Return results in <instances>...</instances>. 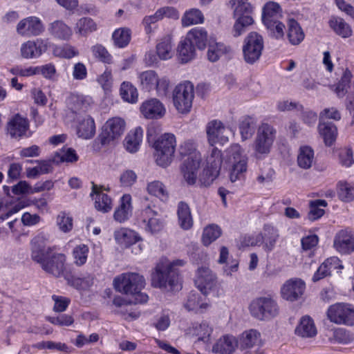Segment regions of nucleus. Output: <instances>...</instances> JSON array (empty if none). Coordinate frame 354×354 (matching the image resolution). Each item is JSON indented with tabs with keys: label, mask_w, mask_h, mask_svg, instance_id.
<instances>
[{
	"label": "nucleus",
	"mask_w": 354,
	"mask_h": 354,
	"mask_svg": "<svg viewBox=\"0 0 354 354\" xmlns=\"http://www.w3.org/2000/svg\"><path fill=\"white\" fill-rule=\"evenodd\" d=\"M48 237L39 234L31 241L32 259L38 263L48 274L55 277L64 275L66 257L62 253L53 252V248L47 246Z\"/></svg>",
	"instance_id": "nucleus-1"
},
{
	"label": "nucleus",
	"mask_w": 354,
	"mask_h": 354,
	"mask_svg": "<svg viewBox=\"0 0 354 354\" xmlns=\"http://www.w3.org/2000/svg\"><path fill=\"white\" fill-rule=\"evenodd\" d=\"M183 260L173 261L161 259L156 263L151 275V285L165 291L178 290L181 288L180 271L176 268L184 266Z\"/></svg>",
	"instance_id": "nucleus-2"
},
{
	"label": "nucleus",
	"mask_w": 354,
	"mask_h": 354,
	"mask_svg": "<svg viewBox=\"0 0 354 354\" xmlns=\"http://www.w3.org/2000/svg\"><path fill=\"white\" fill-rule=\"evenodd\" d=\"M145 280L143 276L136 272L122 273L113 280L115 289L122 294L133 297L130 303L142 304L148 300V296L141 292L145 287Z\"/></svg>",
	"instance_id": "nucleus-3"
},
{
	"label": "nucleus",
	"mask_w": 354,
	"mask_h": 354,
	"mask_svg": "<svg viewBox=\"0 0 354 354\" xmlns=\"http://www.w3.org/2000/svg\"><path fill=\"white\" fill-rule=\"evenodd\" d=\"M277 137L276 129L268 123H261L257 131L252 144L253 156L257 160H263L271 152Z\"/></svg>",
	"instance_id": "nucleus-4"
},
{
	"label": "nucleus",
	"mask_w": 354,
	"mask_h": 354,
	"mask_svg": "<svg viewBox=\"0 0 354 354\" xmlns=\"http://www.w3.org/2000/svg\"><path fill=\"white\" fill-rule=\"evenodd\" d=\"M229 162L231 165L229 178L232 183L245 179L248 170V157L238 144L233 145L228 149Z\"/></svg>",
	"instance_id": "nucleus-5"
},
{
	"label": "nucleus",
	"mask_w": 354,
	"mask_h": 354,
	"mask_svg": "<svg viewBox=\"0 0 354 354\" xmlns=\"http://www.w3.org/2000/svg\"><path fill=\"white\" fill-rule=\"evenodd\" d=\"M176 138L174 134L165 133L154 143L155 159L161 167L168 166L172 161L176 149Z\"/></svg>",
	"instance_id": "nucleus-6"
},
{
	"label": "nucleus",
	"mask_w": 354,
	"mask_h": 354,
	"mask_svg": "<svg viewBox=\"0 0 354 354\" xmlns=\"http://www.w3.org/2000/svg\"><path fill=\"white\" fill-rule=\"evenodd\" d=\"M126 123L119 117L109 119L102 126L97 140L102 145H115L125 130Z\"/></svg>",
	"instance_id": "nucleus-7"
},
{
	"label": "nucleus",
	"mask_w": 354,
	"mask_h": 354,
	"mask_svg": "<svg viewBox=\"0 0 354 354\" xmlns=\"http://www.w3.org/2000/svg\"><path fill=\"white\" fill-rule=\"evenodd\" d=\"M138 79L140 87L145 92L155 91L158 95H165L169 88V80L166 77H159L153 70L140 73Z\"/></svg>",
	"instance_id": "nucleus-8"
},
{
	"label": "nucleus",
	"mask_w": 354,
	"mask_h": 354,
	"mask_svg": "<svg viewBox=\"0 0 354 354\" xmlns=\"http://www.w3.org/2000/svg\"><path fill=\"white\" fill-rule=\"evenodd\" d=\"M194 98V86L190 82L178 84L173 91L174 105L180 113L191 111Z\"/></svg>",
	"instance_id": "nucleus-9"
},
{
	"label": "nucleus",
	"mask_w": 354,
	"mask_h": 354,
	"mask_svg": "<svg viewBox=\"0 0 354 354\" xmlns=\"http://www.w3.org/2000/svg\"><path fill=\"white\" fill-rule=\"evenodd\" d=\"M251 315L259 320H267L277 316L279 308L277 302L270 297L254 299L250 305Z\"/></svg>",
	"instance_id": "nucleus-10"
},
{
	"label": "nucleus",
	"mask_w": 354,
	"mask_h": 354,
	"mask_svg": "<svg viewBox=\"0 0 354 354\" xmlns=\"http://www.w3.org/2000/svg\"><path fill=\"white\" fill-rule=\"evenodd\" d=\"M263 46L262 36L256 32H250L244 39L242 48L245 62L250 64L257 62L261 56Z\"/></svg>",
	"instance_id": "nucleus-11"
},
{
	"label": "nucleus",
	"mask_w": 354,
	"mask_h": 354,
	"mask_svg": "<svg viewBox=\"0 0 354 354\" xmlns=\"http://www.w3.org/2000/svg\"><path fill=\"white\" fill-rule=\"evenodd\" d=\"M329 320L337 324L354 325V308L349 304H335L327 311Z\"/></svg>",
	"instance_id": "nucleus-12"
},
{
	"label": "nucleus",
	"mask_w": 354,
	"mask_h": 354,
	"mask_svg": "<svg viewBox=\"0 0 354 354\" xmlns=\"http://www.w3.org/2000/svg\"><path fill=\"white\" fill-rule=\"evenodd\" d=\"M138 221L141 227L151 234L159 232L164 227L163 220L158 212L149 205L141 211Z\"/></svg>",
	"instance_id": "nucleus-13"
},
{
	"label": "nucleus",
	"mask_w": 354,
	"mask_h": 354,
	"mask_svg": "<svg viewBox=\"0 0 354 354\" xmlns=\"http://www.w3.org/2000/svg\"><path fill=\"white\" fill-rule=\"evenodd\" d=\"M45 30L42 21L37 17L30 16L19 21L16 26L18 35L25 37H37Z\"/></svg>",
	"instance_id": "nucleus-14"
},
{
	"label": "nucleus",
	"mask_w": 354,
	"mask_h": 354,
	"mask_svg": "<svg viewBox=\"0 0 354 354\" xmlns=\"http://www.w3.org/2000/svg\"><path fill=\"white\" fill-rule=\"evenodd\" d=\"M51 47V42L48 38H37L29 40L21 46V55L25 59L39 58Z\"/></svg>",
	"instance_id": "nucleus-15"
},
{
	"label": "nucleus",
	"mask_w": 354,
	"mask_h": 354,
	"mask_svg": "<svg viewBox=\"0 0 354 354\" xmlns=\"http://www.w3.org/2000/svg\"><path fill=\"white\" fill-rule=\"evenodd\" d=\"M195 284L198 290L206 295L216 288L217 278L209 268L202 266L196 271Z\"/></svg>",
	"instance_id": "nucleus-16"
},
{
	"label": "nucleus",
	"mask_w": 354,
	"mask_h": 354,
	"mask_svg": "<svg viewBox=\"0 0 354 354\" xmlns=\"http://www.w3.org/2000/svg\"><path fill=\"white\" fill-rule=\"evenodd\" d=\"M306 284L300 279L294 278L286 281L281 288V297L290 301L299 299L304 294Z\"/></svg>",
	"instance_id": "nucleus-17"
},
{
	"label": "nucleus",
	"mask_w": 354,
	"mask_h": 354,
	"mask_svg": "<svg viewBox=\"0 0 354 354\" xmlns=\"http://www.w3.org/2000/svg\"><path fill=\"white\" fill-rule=\"evenodd\" d=\"M206 131L208 141L212 146L216 143L224 144L228 141L229 129L225 128L221 121L209 122L207 125Z\"/></svg>",
	"instance_id": "nucleus-18"
},
{
	"label": "nucleus",
	"mask_w": 354,
	"mask_h": 354,
	"mask_svg": "<svg viewBox=\"0 0 354 354\" xmlns=\"http://www.w3.org/2000/svg\"><path fill=\"white\" fill-rule=\"evenodd\" d=\"M140 112L147 119H159L162 118L166 112L163 104L156 98L145 100L140 106Z\"/></svg>",
	"instance_id": "nucleus-19"
},
{
	"label": "nucleus",
	"mask_w": 354,
	"mask_h": 354,
	"mask_svg": "<svg viewBox=\"0 0 354 354\" xmlns=\"http://www.w3.org/2000/svg\"><path fill=\"white\" fill-rule=\"evenodd\" d=\"M239 346L238 339L232 335H224L212 346V351L215 354H233Z\"/></svg>",
	"instance_id": "nucleus-20"
},
{
	"label": "nucleus",
	"mask_w": 354,
	"mask_h": 354,
	"mask_svg": "<svg viewBox=\"0 0 354 354\" xmlns=\"http://www.w3.org/2000/svg\"><path fill=\"white\" fill-rule=\"evenodd\" d=\"M28 129V120L19 113L13 115L7 124L8 133L15 138L26 136Z\"/></svg>",
	"instance_id": "nucleus-21"
},
{
	"label": "nucleus",
	"mask_w": 354,
	"mask_h": 354,
	"mask_svg": "<svg viewBox=\"0 0 354 354\" xmlns=\"http://www.w3.org/2000/svg\"><path fill=\"white\" fill-rule=\"evenodd\" d=\"M335 248L342 254L354 251V234L348 230H340L334 239Z\"/></svg>",
	"instance_id": "nucleus-22"
},
{
	"label": "nucleus",
	"mask_w": 354,
	"mask_h": 354,
	"mask_svg": "<svg viewBox=\"0 0 354 354\" xmlns=\"http://www.w3.org/2000/svg\"><path fill=\"white\" fill-rule=\"evenodd\" d=\"M102 186H98L92 183V192L91 196L95 195V207L97 211L102 213H106L111 210L113 207L111 198L106 194L100 193Z\"/></svg>",
	"instance_id": "nucleus-23"
},
{
	"label": "nucleus",
	"mask_w": 354,
	"mask_h": 354,
	"mask_svg": "<svg viewBox=\"0 0 354 354\" xmlns=\"http://www.w3.org/2000/svg\"><path fill=\"white\" fill-rule=\"evenodd\" d=\"M48 31L54 38L63 41L69 40L73 35L72 29L61 20L49 24Z\"/></svg>",
	"instance_id": "nucleus-24"
},
{
	"label": "nucleus",
	"mask_w": 354,
	"mask_h": 354,
	"mask_svg": "<svg viewBox=\"0 0 354 354\" xmlns=\"http://www.w3.org/2000/svg\"><path fill=\"white\" fill-rule=\"evenodd\" d=\"M132 213L131 196L129 194H124L120 201V205L115 210L114 219L122 223L127 221Z\"/></svg>",
	"instance_id": "nucleus-25"
},
{
	"label": "nucleus",
	"mask_w": 354,
	"mask_h": 354,
	"mask_svg": "<svg viewBox=\"0 0 354 354\" xmlns=\"http://www.w3.org/2000/svg\"><path fill=\"white\" fill-rule=\"evenodd\" d=\"M143 131L141 127H137L131 131L126 136L123 144L124 148L129 153L136 152L142 140Z\"/></svg>",
	"instance_id": "nucleus-26"
},
{
	"label": "nucleus",
	"mask_w": 354,
	"mask_h": 354,
	"mask_svg": "<svg viewBox=\"0 0 354 354\" xmlns=\"http://www.w3.org/2000/svg\"><path fill=\"white\" fill-rule=\"evenodd\" d=\"M178 151L182 157H187L184 161L201 162V155L200 152L197 151L195 142L192 140H187L181 144L179 147Z\"/></svg>",
	"instance_id": "nucleus-27"
},
{
	"label": "nucleus",
	"mask_w": 354,
	"mask_h": 354,
	"mask_svg": "<svg viewBox=\"0 0 354 354\" xmlns=\"http://www.w3.org/2000/svg\"><path fill=\"white\" fill-rule=\"evenodd\" d=\"M212 332L213 328L206 321L196 323L189 328V333L193 336L196 337L198 341H201L205 343L209 342Z\"/></svg>",
	"instance_id": "nucleus-28"
},
{
	"label": "nucleus",
	"mask_w": 354,
	"mask_h": 354,
	"mask_svg": "<svg viewBox=\"0 0 354 354\" xmlns=\"http://www.w3.org/2000/svg\"><path fill=\"white\" fill-rule=\"evenodd\" d=\"M281 17L280 6L272 1L267 3L263 8L262 21L264 25H272V21H278Z\"/></svg>",
	"instance_id": "nucleus-29"
},
{
	"label": "nucleus",
	"mask_w": 354,
	"mask_h": 354,
	"mask_svg": "<svg viewBox=\"0 0 354 354\" xmlns=\"http://www.w3.org/2000/svg\"><path fill=\"white\" fill-rule=\"evenodd\" d=\"M177 215L178 225L182 229L187 230L192 228L193 226V218L190 208L186 203L181 201L178 203Z\"/></svg>",
	"instance_id": "nucleus-30"
},
{
	"label": "nucleus",
	"mask_w": 354,
	"mask_h": 354,
	"mask_svg": "<svg viewBox=\"0 0 354 354\" xmlns=\"http://www.w3.org/2000/svg\"><path fill=\"white\" fill-rule=\"evenodd\" d=\"M77 133L83 139H91L95 133L94 120L89 115L85 116L79 121L77 127Z\"/></svg>",
	"instance_id": "nucleus-31"
},
{
	"label": "nucleus",
	"mask_w": 354,
	"mask_h": 354,
	"mask_svg": "<svg viewBox=\"0 0 354 354\" xmlns=\"http://www.w3.org/2000/svg\"><path fill=\"white\" fill-rule=\"evenodd\" d=\"M318 129L325 145L328 147L333 145L337 136V127L332 122H319Z\"/></svg>",
	"instance_id": "nucleus-32"
},
{
	"label": "nucleus",
	"mask_w": 354,
	"mask_h": 354,
	"mask_svg": "<svg viewBox=\"0 0 354 354\" xmlns=\"http://www.w3.org/2000/svg\"><path fill=\"white\" fill-rule=\"evenodd\" d=\"M295 333L301 337H313L317 334V328L313 320L309 316L301 318L295 328Z\"/></svg>",
	"instance_id": "nucleus-33"
},
{
	"label": "nucleus",
	"mask_w": 354,
	"mask_h": 354,
	"mask_svg": "<svg viewBox=\"0 0 354 354\" xmlns=\"http://www.w3.org/2000/svg\"><path fill=\"white\" fill-rule=\"evenodd\" d=\"M287 36L292 45H298L304 39L305 35L301 27L294 19H289L288 21Z\"/></svg>",
	"instance_id": "nucleus-34"
},
{
	"label": "nucleus",
	"mask_w": 354,
	"mask_h": 354,
	"mask_svg": "<svg viewBox=\"0 0 354 354\" xmlns=\"http://www.w3.org/2000/svg\"><path fill=\"white\" fill-rule=\"evenodd\" d=\"M177 53L181 63H187L195 57L196 50L194 45L185 38L179 43Z\"/></svg>",
	"instance_id": "nucleus-35"
},
{
	"label": "nucleus",
	"mask_w": 354,
	"mask_h": 354,
	"mask_svg": "<svg viewBox=\"0 0 354 354\" xmlns=\"http://www.w3.org/2000/svg\"><path fill=\"white\" fill-rule=\"evenodd\" d=\"M238 340L241 349L251 348L260 342L261 334L257 330L250 329L244 331Z\"/></svg>",
	"instance_id": "nucleus-36"
},
{
	"label": "nucleus",
	"mask_w": 354,
	"mask_h": 354,
	"mask_svg": "<svg viewBox=\"0 0 354 354\" xmlns=\"http://www.w3.org/2000/svg\"><path fill=\"white\" fill-rule=\"evenodd\" d=\"M256 124L257 120L253 117L246 115L241 118L239 128L243 141L252 138L255 131Z\"/></svg>",
	"instance_id": "nucleus-37"
},
{
	"label": "nucleus",
	"mask_w": 354,
	"mask_h": 354,
	"mask_svg": "<svg viewBox=\"0 0 354 354\" xmlns=\"http://www.w3.org/2000/svg\"><path fill=\"white\" fill-rule=\"evenodd\" d=\"M315 161L313 149L308 146H302L299 148L297 156V165L304 169L310 168Z\"/></svg>",
	"instance_id": "nucleus-38"
},
{
	"label": "nucleus",
	"mask_w": 354,
	"mask_h": 354,
	"mask_svg": "<svg viewBox=\"0 0 354 354\" xmlns=\"http://www.w3.org/2000/svg\"><path fill=\"white\" fill-rule=\"evenodd\" d=\"M185 38L198 49H203L206 46L207 33L202 28H195L188 32Z\"/></svg>",
	"instance_id": "nucleus-39"
},
{
	"label": "nucleus",
	"mask_w": 354,
	"mask_h": 354,
	"mask_svg": "<svg viewBox=\"0 0 354 354\" xmlns=\"http://www.w3.org/2000/svg\"><path fill=\"white\" fill-rule=\"evenodd\" d=\"M156 53L160 59L167 60L174 55L171 37L167 35L162 38L156 45Z\"/></svg>",
	"instance_id": "nucleus-40"
},
{
	"label": "nucleus",
	"mask_w": 354,
	"mask_h": 354,
	"mask_svg": "<svg viewBox=\"0 0 354 354\" xmlns=\"http://www.w3.org/2000/svg\"><path fill=\"white\" fill-rule=\"evenodd\" d=\"M261 234H263L264 247L267 250L271 251L279 236L277 229L271 225L266 224Z\"/></svg>",
	"instance_id": "nucleus-41"
},
{
	"label": "nucleus",
	"mask_w": 354,
	"mask_h": 354,
	"mask_svg": "<svg viewBox=\"0 0 354 354\" xmlns=\"http://www.w3.org/2000/svg\"><path fill=\"white\" fill-rule=\"evenodd\" d=\"M329 26L337 35L343 38L349 37L352 35V30L350 26L342 18L331 17L329 20Z\"/></svg>",
	"instance_id": "nucleus-42"
},
{
	"label": "nucleus",
	"mask_w": 354,
	"mask_h": 354,
	"mask_svg": "<svg viewBox=\"0 0 354 354\" xmlns=\"http://www.w3.org/2000/svg\"><path fill=\"white\" fill-rule=\"evenodd\" d=\"M233 10V17L251 16L253 8L249 0H231L230 1Z\"/></svg>",
	"instance_id": "nucleus-43"
},
{
	"label": "nucleus",
	"mask_w": 354,
	"mask_h": 354,
	"mask_svg": "<svg viewBox=\"0 0 354 354\" xmlns=\"http://www.w3.org/2000/svg\"><path fill=\"white\" fill-rule=\"evenodd\" d=\"M230 51V48L223 43L212 42L208 46L207 53V59L215 62Z\"/></svg>",
	"instance_id": "nucleus-44"
},
{
	"label": "nucleus",
	"mask_w": 354,
	"mask_h": 354,
	"mask_svg": "<svg viewBox=\"0 0 354 354\" xmlns=\"http://www.w3.org/2000/svg\"><path fill=\"white\" fill-rule=\"evenodd\" d=\"M204 16L202 12L198 8H191L184 13L181 19V24L183 27L192 25L203 24Z\"/></svg>",
	"instance_id": "nucleus-45"
},
{
	"label": "nucleus",
	"mask_w": 354,
	"mask_h": 354,
	"mask_svg": "<svg viewBox=\"0 0 354 354\" xmlns=\"http://www.w3.org/2000/svg\"><path fill=\"white\" fill-rule=\"evenodd\" d=\"M201 162H191L184 161L182 166V172L185 180L188 185H192L195 184L197 177V171L200 167Z\"/></svg>",
	"instance_id": "nucleus-46"
},
{
	"label": "nucleus",
	"mask_w": 354,
	"mask_h": 354,
	"mask_svg": "<svg viewBox=\"0 0 354 354\" xmlns=\"http://www.w3.org/2000/svg\"><path fill=\"white\" fill-rule=\"evenodd\" d=\"M78 160V156L75 151L72 148H63L55 153L52 158L54 163L61 162H75Z\"/></svg>",
	"instance_id": "nucleus-47"
},
{
	"label": "nucleus",
	"mask_w": 354,
	"mask_h": 354,
	"mask_svg": "<svg viewBox=\"0 0 354 354\" xmlns=\"http://www.w3.org/2000/svg\"><path fill=\"white\" fill-rule=\"evenodd\" d=\"M112 39L115 46L124 48L131 40V30L128 28H118L113 32Z\"/></svg>",
	"instance_id": "nucleus-48"
},
{
	"label": "nucleus",
	"mask_w": 354,
	"mask_h": 354,
	"mask_svg": "<svg viewBox=\"0 0 354 354\" xmlns=\"http://www.w3.org/2000/svg\"><path fill=\"white\" fill-rule=\"evenodd\" d=\"M120 95L122 99L128 102H136L138 93L136 88L129 82H124L120 86Z\"/></svg>",
	"instance_id": "nucleus-49"
},
{
	"label": "nucleus",
	"mask_w": 354,
	"mask_h": 354,
	"mask_svg": "<svg viewBox=\"0 0 354 354\" xmlns=\"http://www.w3.org/2000/svg\"><path fill=\"white\" fill-rule=\"evenodd\" d=\"M51 46L53 55L57 57L71 59L79 55V52L73 46L68 44L57 46L51 43Z\"/></svg>",
	"instance_id": "nucleus-50"
},
{
	"label": "nucleus",
	"mask_w": 354,
	"mask_h": 354,
	"mask_svg": "<svg viewBox=\"0 0 354 354\" xmlns=\"http://www.w3.org/2000/svg\"><path fill=\"white\" fill-rule=\"evenodd\" d=\"M184 306L189 311H198L199 309L205 308L207 304L203 301V298L198 293L192 292L189 293Z\"/></svg>",
	"instance_id": "nucleus-51"
},
{
	"label": "nucleus",
	"mask_w": 354,
	"mask_h": 354,
	"mask_svg": "<svg viewBox=\"0 0 354 354\" xmlns=\"http://www.w3.org/2000/svg\"><path fill=\"white\" fill-rule=\"evenodd\" d=\"M352 77L351 72L346 68L335 88V92L339 97H343L347 93Z\"/></svg>",
	"instance_id": "nucleus-52"
},
{
	"label": "nucleus",
	"mask_w": 354,
	"mask_h": 354,
	"mask_svg": "<svg viewBox=\"0 0 354 354\" xmlns=\"http://www.w3.org/2000/svg\"><path fill=\"white\" fill-rule=\"evenodd\" d=\"M235 23L233 26L232 33L234 37H239L245 32L246 28L254 23L251 16L234 17Z\"/></svg>",
	"instance_id": "nucleus-53"
},
{
	"label": "nucleus",
	"mask_w": 354,
	"mask_h": 354,
	"mask_svg": "<svg viewBox=\"0 0 354 354\" xmlns=\"http://www.w3.org/2000/svg\"><path fill=\"white\" fill-rule=\"evenodd\" d=\"M220 169L207 165L199 177V182L203 186L208 187L217 178Z\"/></svg>",
	"instance_id": "nucleus-54"
},
{
	"label": "nucleus",
	"mask_w": 354,
	"mask_h": 354,
	"mask_svg": "<svg viewBox=\"0 0 354 354\" xmlns=\"http://www.w3.org/2000/svg\"><path fill=\"white\" fill-rule=\"evenodd\" d=\"M327 203L324 200H316L310 203V211L308 218L310 221H315L321 218L324 214V209L320 207H326Z\"/></svg>",
	"instance_id": "nucleus-55"
},
{
	"label": "nucleus",
	"mask_w": 354,
	"mask_h": 354,
	"mask_svg": "<svg viewBox=\"0 0 354 354\" xmlns=\"http://www.w3.org/2000/svg\"><path fill=\"white\" fill-rule=\"evenodd\" d=\"M147 191L150 194L158 197L162 201L167 200L168 192L162 183L155 180L148 184Z\"/></svg>",
	"instance_id": "nucleus-56"
},
{
	"label": "nucleus",
	"mask_w": 354,
	"mask_h": 354,
	"mask_svg": "<svg viewBox=\"0 0 354 354\" xmlns=\"http://www.w3.org/2000/svg\"><path fill=\"white\" fill-rule=\"evenodd\" d=\"M221 234V230L218 225H210L206 227L203 233V242L204 245H208L217 239Z\"/></svg>",
	"instance_id": "nucleus-57"
},
{
	"label": "nucleus",
	"mask_w": 354,
	"mask_h": 354,
	"mask_svg": "<svg viewBox=\"0 0 354 354\" xmlns=\"http://www.w3.org/2000/svg\"><path fill=\"white\" fill-rule=\"evenodd\" d=\"M73 112H86L91 106V99L84 97H73L70 100Z\"/></svg>",
	"instance_id": "nucleus-58"
},
{
	"label": "nucleus",
	"mask_w": 354,
	"mask_h": 354,
	"mask_svg": "<svg viewBox=\"0 0 354 354\" xmlns=\"http://www.w3.org/2000/svg\"><path fill=\"white\" fill-rule=\"evenodd\" d=\"M57 225L60 231L64 233L71 232L73 227V219L66 212H60L56 220Z\"/></svg>",
	"instance_id": "nucleus-59"
},
{
	"label": "nucleus",
	"mask_w": 354,
	"mask_h": 354,
	"mask_svg": "<svg viewBox=\"0 0 354 354\" xmlns=\"http://www.w3.org/2000/svg\"><path fill=\"white\" fill-rule=\"evenodd\" d=\"M88 254V248L86 245H77L73 250V257L75 265L81 266L84 265L87 260Z\"/></svg>",
	"instance_id": "nucleus-60"
},
{
	"label": "nucleus",
	"mask_w": 354,
	"mask_h": 354,
	"mask_svg": "<svg viewBox=\"0 0 354 354\" xmlns=\"http://www.w3.org/2000/svg\"><path fill=\"white\" fill-rule=\"evenodd\" d=\"M338 195L344 202H350L354 199V187L346 182L338 183Z\"/></svg>",
	"instance_id": "nucleus-61"
},
{
	"label": "nucleus",
	"mask_w": 354,
	"mask_h": 354,
	"mask_svg": "<svg viewBox=\"0 0 354 354\" xmlns=\"http://www.w3.org/2000/svg\"><path fill=\"white\" fill-rule=\"evenodd\" d=\"M91 50L95 57L97 58L100 61L106 64L111 63L112 57L103 46L96 44L92 47Z\"/></svg>",
	"instance_id": "nucleus-62"
},
{
	"label": "nucleus",
	"mask_w": 354,
	"mask_h": 354,
	"mask_svg": "<svg viewBox=\"0 0 354 354\" xmlns=\"http://www.w3.org/2000/svg\"><path fill=\"white\" fill-rule=\"evenodd\" d=\"M77 32L81 35H86L95 30V24L90 18H81L76 24Z\"/></svg>",
	"instance_id": "nucleus-63"
},
{
	"label": "nucleus",
	"mask_w": 354,
	"mask_h": 354,
	"mask_svg": "<svg viewBox=\"0 0 354 354\" xmlns=\"http://www.w3.org/2000/svg\"><path fill=\"white\" fill-rule=\"evenodd\" d=\"M271 24L270 26L265 25L269 31L270 36L277 39L282 38L284 35L285 26L279 20L272 21Z\"/></svg>",
	"instance_id": "nucleus-64"
}]
</instances>
